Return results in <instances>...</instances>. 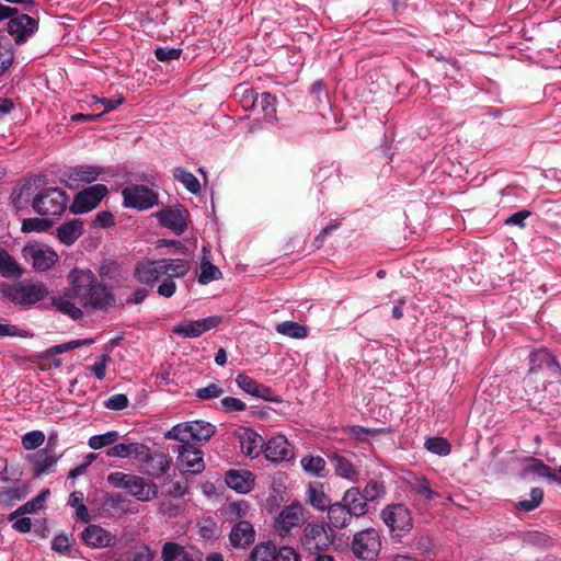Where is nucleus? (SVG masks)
Returning a JSON list of instances; mask_svg holds the SVG:
<instances>
[{
	"mask_svg": "<svg viewBox=\"0 0 561 561\" xmlns=\"http://www.w3.org/2000/svg\"><path fill=\"white\" fill-rule=\"evenodd\" d=\"M67 296L84 309L107 310L115 304L112 291L88 268H72L68 274Z\"/></svg>",
	"mask_w": 561,
	"mask_h": 561,
	"instance_id": "1",
	"label": "nucleus"
},
{
	"mask_svg": "<svg viewBox=\"0 0 561 561\" xmlns=\"http://www.w3.org/2000/svg\"><path fill=\"white\" fill-rule=\"evenodd\" d=\"M215 432L216 426L211 423L196 420L174 425L164 434V437L191 444V442H207Z\"/></svg>",
	"mask_w": 561,
	"mask_h": 561,
	"instance_id": "2",
	"label": "nucleus"
},
{
	"mask_svg": "<svg viewBox=\"0 0 561 561\" xmlns=\"http://www.w3.org/2000/svg\"><path fill=\"white\" fill-rule=\"evenodd\" d=\"M380 517L388 527L391 537L397 541H401L413 528L411 512L403 504L387 505L381 511Z\"/></svg>",
	"mask_w": 561,
	"mask_h": 561,
	"instance_id": "3",
	"label": "nucleus"
},
{
	"mask_svg": "<svg viewBox=\"0 0 561 561\" xmlns=\"http://www.w3.org/2000/svg\"><path fill=\"white\" fill-rule=\"evenodd\" d=\"M351 549L357 559L374 561L381 550V537L377 529L367 528L353 536Z\"/></svg>",
	"mask_w": 561,
	"mask_h": 561,
	"instance_id": "4",
	"label": "nucleus"
},
{
	"mask_svg": "<svg viewBox=\"0 0 561 561\" xmlns=\"http://www.w3.org/2000/svg\"><path fill=\"white\" fill-rule=\"evenodd\" d=\"M68 196L58 187L46 188L33 201L34 210L42 216H59L66 209Z\"/></svg>",
	"mask_w": 561,
	"mask_h": 561,
	"instance_id": "5",
	"label": "nucleus"
},
{
	"mask_svg": "<svg viewBox=\"0 0 561 561\" xmlns=\"http://www.w3.org/2000/svg\"><path fill=\"white\" fill-rule=\"evenodd\" d=\"M23 257L31 263L35 271L46 272L58 262L57 252L44 243H28L22 250Z\"/></svg>",
	"mask_w": 561,
	"mask_h": 561,
	"instance_id": "6",
	"label": "nucleus"
},
{
	"mask_svg": "<svg viewBox=\"0 0 561 561\" xmlns=\"http://www.w3.org/2000/svg\"><path fill=\"white\" fill-rule=\"evenodd\" d=\"M107 193L108 190L104 184L91 185L76 195L70 206V211L72 214L89 213L99 206Z\"/></svg>",
	"mask_w": 561,
	"mask_h": 561,
	"instance_id": "7",
	"label": "nucleus"
},
{
	"mask_svg": "<svg viewBox=\"0 0 561 561\" xmlns=\"http://www.w3.org/2000/svg\"><path fill=\"white\" fill-rule=\"evenodd\" d=\"M122 194L124 206L128 208L145 210L158 203L157 193L145 185H128L123 190Z\"/></svg>",
	"mask_w": 561,
	"mask_h": 561,
	"instance_id": "8",
	"label": "nucleus"
},
{
	"mask_svg": "<svg viewBox=\"0 0 561 561\" xmlns=\"http://www.w3.org/2000/svg\"><path fill=\"white\" fill-rule=\"evenodd\" d=\"M178 467L182 472L198 474L204 471V453L192 444L182 443L178 449Z\"/></svg>",
	"mask_w": 561,
	"mask_h": 561,
	"instance_id": "9",
	"label": "nucleus"
},
{
	"mask_svg": "<svg viewBox=\"0 0 561 561\" xmlns=\"http://www.w3.org/2000/svg\"><path fill=\"white\" fill-rule=\"evenodd\" d=\"M103 172L102 167L80 164L67 169L62 174V181L69 188H78L81 184L96 181Z\"/></svg>",
	"mask_w": 561,
	"mask_h": 561,
	"instance_id": "10",
	"label": "nucleus"
},
{
	"mask_svg": "<svg viewBox=\"0 0 561 561\" xmlns=\"http://www.w3.org/2000/svg\"><path fill=\"white\" fill-rule=\"evenodd\" d=\"M304 522V507L299 503H293L285 506L277 515L274 522L275 531L284 537L293 528L299 527Z\"/></svg>",
	"mask_w": 561,
	"mask_h": 561,
	"instance_id": "11",
	"label": "nucleus"
},
{
	"mask_svg": "<svg viewBox=\"0 0 561 561\" xmlns=\"http://www.w3.org/2000/svg\"><path fill=\"white\" fill-rule=\"evenodd\" d=\"M62 454H56L49 447L28 454L26 460L32 465L33 473L39 478L54 473Z\"/></svg>",
	"mask_w": 561,
	"mask_h": 561,
	"instance_id": "12",
	"label": "nucleus"
},
{
	"mask_svg": "<svg viewBox=\"0 0 561 561\" xmlns=\"http://www.w3.org/2000/svg\"><path fill=\"white\" fill-rule=\"evenodd\" d=\"M38 28V23L27 14H15L9 18L7 31L14 37L16 45L26 42Z\"/></svg>",
	"mask_w": 561,
	"mask_h": 561,
	"instance_id": "13",
	"label": "nucleus"
},
{
	"mask_svg": "<svg viewBox=\"0 0 561 561\" xmlns=\"http://www.w3.org/2000/svg\"><path fill=\"white\" fill-rule=\"evenodd\" d=\"M47 289L41 284H21L10 289L9 298L18 305L32 306L47 296Z\"/></svg>",
	"mask_w": 561,
	"mask_h": 561,
	"instance_id": "14",
	"label": "nucleus"
},
{
	"mask_svg": "<svg viewBox=\"0 0 561 561\" xmlns=\"http://www.w3.org/2000/svg\"><path fill=\"white\" fill-rule=\"evenodd\" d=\"M262 450L266 459L273 462L289 461L294 457V448L284 435L271 437L263 443Z\"/></svg>",
	"mask_w": 561,
	"mask_h": 561,
	"instance_id": "15",
	"label": "nucleus"
},
{
	"mask_svg": "<svg viewBox=\"0 0 561 561\" xmlns=\"http://www.w3.org/2000/svg\"><path fill=\"white\" fill-rule=\"evenodd\" d=\"M301 543L309 551H320L331 545V538L322 524H308L304 529Z\"/></svg>",
	"mask_w": 561,
	"mask_h": 561,
	"instance_id": "16",
	"label": "nucleus"
},
{
	"mask_svg": "<svg viewBox=\"0 0 561 561\" xmlns=\"http://www.w3.org/2000/svg\"><path fill=\"white\" fill-rule=\"evenodd\" d=\"M80 539L92 549L112 547L115 542V535L100 525L90 524L80 534Z\"/></svg>",
	"mask_w": 561,
	"mask_h": 561,
	"instance_id": "17",
	"label": "nucleus"
},
{
	"mask_svg": "<svg viewBox=\"0 0 561 561\" xmlns=\"http://www.w3.org/2000/svg\"><path fill=\"white\" fill-rule=\"evenodd\" d=\"M219 322L220 318L216 316L182 322L174 327L173 333L183 337H198L205 332L216 328Z\"/></svg>",
	"mask_w": 561,
	"mask_h": 561,
	"instance_id": "18",
	"label": "nucleus"
},
{
	"mask_svg": "<svg viewBox=\"0 0 561 561\" xmlns=\"http://www.w3.org/2000/svg\"><path fill=\"white\" fill-rule=\"evenodd\" d=\"M240 444L242 454L250 458H256L263 449V438L249 427H239L233 433Z\"/></svg>",
	"mask_w": 561,
	"mask_h": 561,
	"instance_id": "19",
	"label": "nucleus"
},
{
	"mask_svg": "<svg viewBox=\"0 0 561 561\" xmlns=\"http://www.w3.org/2000/svg\"><path fill=\"white\" fill-rule=\"evenodd\" d=\"M157 216L163 227L171 229L176 234L183 233L187 228V211L182 207L162 209Z\"/></svg>",
	"mask_w": 561,
	"mask_h": 561,
	"instance_id": "20",
	"label": "nucleus"
},
{
	"mask_svg": "<svg viewBox=\"0 0 561 561\" xmlns=\"http://www.w3.org/2000/svg\"><path fill=\"white\" fill-rule=\"evenodd\" d=\"M162 561H202V552L175 542H165L161 550Z\"/></svg>",
	"mask_w": 561,
	"mask_h": 561,
	"instance_id": "21",
	"label": "nucleus"
},
{
	"mask_svg": "<svg viewBox=\"0 0 561 561\" xmlns=\"http://www.w3.org/2000/svg\"><path fill=\"white\" fill-rule=\"evenodd\" d=\"M162 266L161 260H145L136 265L134 275L139 283L152 285L164 276Z\"/></svg>",
	"mask_w": 561,
	"mask_h": 561,
	"instance_id": "22",
	"label": "nucleus"
},
{
	"mask_svg": "<svg viewBox=\"0 0 561 561\" xmlns=\"http://www.w3.org/2000/svg\"><path fill=\"white\" fill-rule=\"evenodd\" d=\"M127 491L130 495L141 502L151 501L158 495L157 485L138 476H133L129 484H127Z\"/></svg>",
	"mask_w": 561,
	"mask_h": 561,
	"instance_id": "23",
	"label": "nucleus"
},
{
	"mask_svg": "<svg viewBox=\"0 0 561 561\" xmlns=\"http://www.w3.org/2000/svg\"><path fill=\"white\" fill-rule=\"evenodd\" d=\"M225 480L230 489L241 494H247L254 488V477L250 471L229 470Z\"/></svg>",
	"mask_w": 561,
	"mask_h": 561,
	"instance_id": "24",
	"label": "nucleus"
},
{
	"mask_svg": "<svg viewBox=\"0 0 561 561\" xmlns=\"http://www.w3.org/2000/svg\"><path fill=\"white\" fill-rule=\"evenodd\" d=\"M255 539V530L253 526L245 520L234 525L229 534V540L234 548H245L253 543Z\"/></svg>",
	"mask_w": 561,
	"mask_h": 561,
	"instance_id": "25",
	"label": "nucleus"
},
{
	"mask_svg": "<svg viewBox=\"0 0 561 561\" xmlns=\"http://www.w3.org/2000/svg\"><path fill=\"white\" fill-rule=\"evenodd\" d=\"M340 502L355 517H362L368 512L367 502L357 488L346 490Z\"/></svg>",
	"mask_w": 561,
	"mask_h": 561,
	"instance_id": "26",
	"label": "nucleus"
},
{
	"mask_svg": "<svg viewBox=\"0 0 561 561\" xmlns=\"http://www.w3.org/2000/svg\"><path fill=\"white\" fill-rule=\"evenodd\" d=\"M106 455L108 457L117 458H128L133 456L138 459H145L149 455V448L146 445L139 443H122L112 446L106 451Z\"/></svg>",
	"mask_w": 561,
	"mask_h": 561,
	"instance_id": "27",
	"label": "nucleus"
},
{
	"mask_svg": "<svg viewBox=\"0 0 561 561\" xmlns=\"http://www.w3.org/2000/svg\"><path fill=\"white\" fill-rule=\"evenodd\" d=\"M83 233V221L80 219L62 224L57 229V238L65 245H72Z\"/></svg>",
	"mask_w": 561,
	"mask_h": 561,
	"instance_id": "28",
	"label": "nucleus"
},
{
	"mask_svg": "<svg viewBox=\"0 0 561 561\" xmlns=\"http://www.w3.org/2000/svg\"><path fill=\"white\" fill-rule=\"evenodd\" d=\"M330 460L334 467L336 476L351 482L358 481L359 472L350 459L341 455L333 454L330 456Z\"/></svg>",
	"mask_w": 561,
	"mask_h": 561,
	"instance_id": "29",
	"label": "nucleus"
},
{
	"mask_svg": "<svg viewBox=\"0 0 561 561\" xmlns=\"http://www.w3.org/2000/svg\"><path fill=\"white\" fill-rule=\"evenodd\" d=\"M307 497L309 504L318 511H327L332 504L324 492V485L321 482H311L308 485Z\"/></svg>",
	"mask_w": 561,
	"mask_h": 561,
	"instance_id": "30",
	"label": "nucleus"
},
{
	"mask_svg": "<svg viewBox=\"0 0 561 561\" xmlns=\"http://www.w3.org/2000/svg\"><path fill=\"white\" fill-rule=\"evenodd\" d=\"M327 511L330 524L337 529L346 528L355 517L341 502L333 503Z\"/></svg>",
	"mask_w": 561,
	"mask_h": 561,
	"instance_id": "31",
	"label": "nucleus"
},
{
	"mask_svg": "<svg viewBox=\"0 0 561 561\" xmlns=\"http://www.w3.org/2000/svg\"><path fill=\"white\" fill-rule=\"evenodd\" d=\"M236 382L240 389L252 397L266 399L267 394L271 392L270 388L244 374H239L236 378Z\"/></svg>",
	"mask_w": 561,
	"mask_h": 561,
	"instance_id": "32",
	"label": "nucleus"
},
{
	"mask_svg": "<svg viewBox=\"0 0 561 561\" xmlns=\"http://www.w3.org/2000/svg\"><path fill=\"white\" fill-rule=\"evenodd\" d=\"M163 275L173 279L184 277L191 270V264L184 259H161Z\"/></svg>",
	"mask_w": 561,
	"mask_h": 561,
	"instance_id": "33",
	"label": "nucleus"
},
{
	"mask_svg": "<svg viewBox=\"0 0 561 561\" xmlns=\"http://www.w3.org/2000/svg\"><path fill=\"white\" fill-rule=\"evenodd\" d=\"M300 465L302 470L313 477H327V463L321 456L307 455L301 458Z\"/></svg>",
	"mask_w": 561,
	"mask_h": 561,
	"instance_id": "34",
	"label": "nucleus"
},
{
	"mask_svg": "<svg viewBox=\"0 0 561 561\" xmlns=\"http://www.w3.org/2000/svg\"><path fill=\"white\" fill-rule=\"evenodd\" d=\"M48 495H49L48 489L42 491L37 496L27 501L25 504L20 506L15 512H13L10 515L9 519L13 520L18 516H22L24 514H35V513L39 512L43 508L44 503L46 502V499L48 497Z\"/></svg>",
	"mask_w": 561,
	"mask_h": 561,
	"instance_id": "35",
	"label": "nucleus"
},
{
	"mask_svg": "<svg viewBox=\"0 0 561 561\" xmlns=\"http://www.w3.org/2000/svg\"><path fill=\"white\" fill-rule=\"evenodd\" d=\"M173 178L183 184V186L192 194L198 195L201 193V184L198 179L190 171L182 167H176L172 171Z\"/></svg>",
	"mask_w": 561,
	"mask_h": 561,
	"instance_id": "36",
	"label": "nucleus"
},
{
	"mask_svg": "<svg viewBox=\"0 0 561 561\" xmlns=\"http://www.w3.org/2000/svg\"><path fill=\"white\" fill-rule=\"evenodd\" d=\"M28 493V488L25 485H19L14 488H2L0 489V505L12 506L16 502L23 500Z\"/></svg>",
	"mask_w": 561,
	"mask_h": 561,
	"instance_id": "37",
	"label": "nucleus"
},
{
	"mask_svg": "<svg viewBox=\"0 0 561 561\" xmlns=\"http://www.w3.org/2000/svg\"><path fill=\"white\" fill-rule=\"evenodd\" d=\"M70 297H56L53 299V306L61 313L68 316L72 320H79L83 317L82 307L69 299Z\"/></svg>",
	"mask_w": 561,
	"mask_h": 561,
	"instance_id": "38",
	"label": "nucleus"
},
{
	"mask_svg": "<svg viewBox=\"0 0 561 561\" xmlns=\"http://www.w3.org/2000/svg\"><path fill=\"white\" fill-rule=\"evenodd\" d=\"M267 122L276 121V98L268 92L259 95L256 106Z\"/></svg>",
	"mask_w": 561,
	"mask_h": 561,
	"instance_id": "39",
	"label": "nucleus"
},
{
	"mask_svg": "<svg viewBox=\"0 0 561 561\" xmlns=\"http://www.w3.org/2000/svg\"><path fill=\"white\" fill-rule=\"evenodd\" d=\"M530 371H535L545 364L549 368H559L554 357L545 348L534 351L529 355Z\"/></svg>",
	"mask_w": 561,
	"mask_h": 561,
	"instance_id": "40",
	"label": "nucleus"
},
{
	"mask_svg": "<svg viewBox=\"0 0 561 561\" xmlns=\"http://www.w3.org/2000/svg\"><path fill=\"white\" fill-rule=\"evenodd\" d=\"M277 333L291 337V339H305L308 335V329L294 321H284L277 323L275 327Z\"/></svg>",
	"mask_w": 561,
	"mask_h": 561,
	"instance_id": "41",
	"label": "nucleus"
},
{
	"mask_svg": "<svg viewBox=\"0 0 561 561\" xmlns=\"http://www.w3.org/2000/svg\"><path fill=\"white\" fill-rule=\"evenodd\" d=\"M0 275L3 277L22 275V268L5 250H0Z\"/></svg>",
	"mask_w": 561,
	"mask_h": 561,
	"instance_id": "42",
	"label": "nucleus"
},
{
	"mask_svg": "<svg viewBox=\"0 0 561 561\" xmlns=\"http://www.w3.org/2000/svg\"><path fill=\"white\" fill-rule=\"evenodd\" d=\"M275 549V545L271 542L257 543L251 551L250 561H274Z\"/></svg>",
	"mask_w": 561,
	"mask_h": 561,
	"instance_id": "43",
	"label": "nucleus"
},
{
	"mask_svg": "<svg viewBox=\"0 0 561 561\" xmlns=\"http://www.w3.org/2000/svg\"><path fill=\"white\" fill-rule=\"evenodd\" d=\"M424 447L437 456H448L451 451V446L448 440L444 437L435 436L427 438L424 443Z\"/></svg>",
	"mask_w": 561,
	"mask_h": 561,
	"instance_id": "44",
	"label": "nucleus"
},
{
	"mask_svg": "<svg viewBox=\"0 0 561 561\" xmlns=\"http://www.w3.org/2000/svg\"><path fill=\"white\" fill-rule=\"evenodd\" d=\"M219 278H221L220 270L209 261L203 260L199 265L198 283L205 285Z\"/></svg>",
	"mask_w": 561,
	"mask_h": 561,
	"instance_id": "45",
	"label": "nucleus"
},
{
	"mask_svg": "<svg viewBox=\"0 0 561 561\" xmlns=\"http://www.w3.org/2000/svg\"><path fill=\"white\" fill-rule=\"evenodd\" d=\"M121 558L122 561H151L153 551L146 545L136 546L125 552Z\"/></svg>",
	"mask_w": 561,
	"mask_h": 561,
	"instance_id": "46",
	"label": "nucleus"
},
{
	"mask_svg": "<svg viewBox=\"0 0 561 561\" xmlns=\"http://www.w3.org/2000/svg\"><path fill=\"white\" fill-rule=\"evenodd\" d=\"M119 434L116 431H108L104 434L93 435L89 438L88 445L92 449H101L117 442Z\"/></svg>",
	"mask_w": 561,
	"mask_h": 561,
	"instance_id": "47",
	"label": "nucleus"
},
{
	"mask_svg": "<svg viewBox=\"0 0 561 561\" xmlns=\"http://www.w3.org/2000/svg\"><path fill=\"white\" fill-rule=\"evenodd\" d=\"M543 499V491L540 488H534L530 491L529 500L519 501L517 508L523 512H531L537 508Z\"/></svg>",
	"mask_w": 561,
	"mask_h": 561,
	"instance_id": "48",
	"label": "nucleus"
},
{
	"mask_svg": "<svg viewBox=\"0 0 561 561\" xmlns=\"http://www.w3.org/2000/svg\"><path fill=\"white\" fill-rule=\"evenodd\" d=\"M53 226V222L43 218H27L22 222L23 232H44Z\"/></svg>",
	"mask_w": 561,
	"mask_h": 561,
	"instance_id": "49",
	"label": "nucleus"
},
{
	"mask_svg": "<svg viewBox=\"0 0 561 561\" xmlns=\"http://www.w3.org/2000/svg\"><path fill=\"white\" fill-rule=\"evenodd\" d=\"M111 350L104 348L103 353L101 354L99 360H96L93 365L89 367L90 371L99 379L103 380L106 375V366L108 363L112 362L111 358Z\"/></svg>",
	"mask_w": 561,
	"mask_h": 561,
	"instance_id": "50",
	"label": "nucleus"
},
{
	"mask_svg": "<svg viewBox=\"0 0 561 561\" xmlns=\"http://www.w3.org/2000/svg\"><path fill=\"white\" fill-rule=\"evenodd\" d=\"M123 101L124 99L122 96L117 99H99L96 96H92L90 105L93 106L95 110H98L99 106H102V110L98 113L100 117L101 115L115 110L118 105L123 103Z\"/></svg>",
	"mask_w": 561,
	"mask_h": 561,
	"instance_id": "51",
	"label": "nucleus"
},
{
	"mask_svg": "<svg viewBox=\"0 0 561 561\" xmlns=\"http://www.w3.org/2000/svg\"><path fill=\"white\" fill-rule=\"evenodd\" d=\"M44 442L45 434L38 430L27 432L22 436V446L26 450H34L42 446Z\"/></svg>",
	"mask_w": 561,
	"mask_h": 561,
	"instance_id": "52",
	"label": "nucleus"
},
{
	"mask_svg": "<svg viewBox=\"0 0 561 561\" xmlns=\"http://www.w3.org/2000/svg\"><path fill=\"white\" fill-rule=\"evenodd\" d=\"M93 343H94V340H92V339L73 340V341H69L67 343L54 345L49 348L48 352L51 355L61 354V353H65V352H68V351H71V350H75V348H78L81 346H90Z\"/></svg>",
	"mask_w": 561,
	"mask_h": 561,
	"instance_id": "53",
	"label": "nucleus"
},
{
	"mask_svg": "<svg viewBox=\"0 0 561 561\" xmlns=\"http://www.w3.org/2000/svg\"><path fill=\"white\" fill-rule=\"evenodd\" d=\"M51 549L60 554H71L73 550L71 537L65 534L55 536L51 540Z\"/></svg>",
	"mask_w": 561,
	"mask_h": 561,
	"instance_id": "54",
	"label": "nucleus"
},
{
	"mask_svg": "<svg viewBox=\"0 0 561 561\" xmlns=\"http://www.w3.org/2000/svg\"><path fill=\"white\" fill-rule=\"evenodd\" d=\"M411 486L415 493L423 496L427 501H431L437 496V493L431 489L430 482L426 478H415L411 483Z\"/></svg>",
	"mask_w": 561,
	"mask_h": 561,
	"instance_id": "55",
	"label": "nucleus"
},
{
	"mask_svg": "<svg viewBox=\"0 0 561 561\" xmlns=\"http://www.w3.org/2000/svg\"><path fill=\"white\" fill-rule=\"evenodd\" d=\"M362 494L366 502L375 501L385 494V486L381 482L371 480L365 485Z\"/></svg>",
	"mask_w": 561,
	"mask_h": 561,
	"instance_id": "56",
	"label": "nucleus"
},
{
	"mask_svg": "<svg viewBox=\"0 0 561 561\" xmlns=\"http://www.w3.org/2000/svg\"><path fill=\"white\" fill-rule=\"evenodd\" d=\"M195 394L199 400H210L222 396L224 389L218 383L213 382L206 387L198 388Z\"/></svg>",
	"mask_w": 561,
	"mask_h": 561,
	"instance_id": "57",
	"label": "nucleus"
},
{
	"mask_svg": "<svg viewBox=\"0 0 561 561\" xmlns=\"http://www.w3.org/2000/svg\"><path fill=\"white\" fill-rule=\"evenodd\" d=\"M247 408L245 403L234 397H225L220 401V410L225 413L241 412Z\"/></svg>",
	"mask_w": 561,
	"mask_h": 561,
	"instance_id": "58",
	"label": "nucleus"
},
{
	"mask_svg": "<svg viewBox=\"0 0 561 561\" xmlns=\"http://www.w3.org/2000/svg\"><path fill=\"white\" fill-rule=\"evenodd\" d=\"M13 59L14 53L11 46L0 42V76L10 68Z\"/></svg>",
	"mask_w": 561,
	"mask_h": 561,
	"instance_id": "59",
	"label": "nucleus"
},
{
	"mask_svg": "<svg viewBox=\"0 0 561 561\" xmlns=\"http://www.w3.org/2000/svg\"><path fill=\"white\" fill-rule=\"evenodd\" d=\"M105 505L121 513H127L129 511V501L124 499L119 493L111 494L107 496L105 500Z\"/></svg>",
	"mask_w": 561,
	"mask_h": 561,
	"instance_id": "60",
	"label": "nucleus"
},
{
	"mask_svg": "<svg viewBox=\"0 0 561 561\" xmlns=\"http://www.w3.org/2000/svg\"><path fill=\"white\" fill-rule=\"evenodd\" d=\"M129 400L124 393H116L111 396L105 402L104 405L108 410L121 411L128 407Z\"/></svg>",
	"mask_w": 561,
	"mask_h": 561,
	"instance_id": "61",
	"label": "nucleus"
},
{
	"mask_svg": "<svg viewBox=\"0 0 561 561\" xmlns=\"http://www.w3.org/2000/svg\"><path fill=\"white\" fill-rule=\"evenodd\" d=\"M259 94L251 88H244L240 94V104L244 110H252L256 106Z\"/></svg>",
	"mask_w": 561,
	"mask_h": 561,
	"instance_id": "62",
	"label": "nucleus"
},
{
	"mask_svg": "<svg viewBox=\"0 0 561 561\" xmlns=\"http://www.w3.org/2000/svg\"><path fill=\"white\" fill-rule=\"evenodd\" d=\"M182 53L181 48H169V47H158L154 50V55L158 60L169 62L172 60H176L180 58Z\"/></svg>",
	"mask_w": 561,
	"mask_h": 561,
	"instance_id": "63",
	"label": "nucleus"
},
{
	"mask_svg": "<svg viewBox=\"0 0 561 561\" xmlns=\"http://www.w3.org/2000/svg\"><path fill=\"white\" fill-rule=\"evenodd\" d=\"M274 561H299V554L291 547H280L278 550L275 549Z\"/></svg>",
	"mask_w": 561,
	"mask_h": 561,
	"instance_id": "64",
	"label": "nucleus"
}]
</instances>
